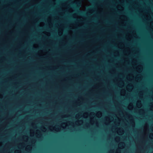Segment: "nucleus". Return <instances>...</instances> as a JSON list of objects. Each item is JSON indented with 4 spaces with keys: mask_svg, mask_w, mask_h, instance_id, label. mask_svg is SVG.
<instances>
[{
    "mask_svg": "<svg viewBox=\"0 0 153 153\" xmlns=\"http://www.w3.org/2000/svg\"><path fill=\"white\" fill-rule=\"evenodd\" d=\"M90 2H92L93 1V0H88Z\"/></svg>",
    "mask_w": 153,
    "mask_h": 153,
    "instance_id": "obj_2",
    "label": "nucleus"
},
{
    "mask_svg": "<svg viewBox=\"0 0 153 153\" xmlns=\"http://www.w3.org/2000/svg\"><path fill=\"white\" fill-rule=\"evenodd\" d=\"M78 12H79V13L80 14H83L84 13V12L82 11L79 10Z\"/></svg>",
    "mask_w": 153,
    "mask_h": 153,
    "instance_id": "obj_1",
    "label": "nucleus"
}]
</instances>
